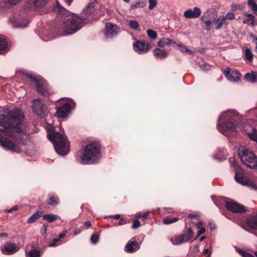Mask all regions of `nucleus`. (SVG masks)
Instances as JSON below:
<instances>
[{"label":"nucleus","mask_w":257,"mask_h":257,"mask_svg":"<svg viewBox=\"0 0 257 257\" xmlns=\"http://www.w3.org/2000/svg\"><path fill=\"white\" fill-rule=\"evenodd\" d=\"M24 116L21 109L18 108L10 111L8 116L0 113V125L4 127L0 128V132L15 140L17 144L25 145L24 137L26 133L22 127Z\"/></svg>","instance_id":"nucleus-1"},{"label":"nucleus","mask_w":257,"mask_h":257,"mask_svg":"<svg viewBox=\"0 0 257 257\" xmlns=\"http://www.w3.org/2000/svg\"><path fill=\"white\" fill-rule=\"evenodd\" d=\"M101 145L98 141H94L85 146L83 155L80 158L82 164L97 163L101 157Z\"/></svg>","instance_id":"nucleus-2"},{"label":"nucleus","mask_w":257,"mask_h":257,"mask_svg":"<svg viewBox=\"0 0 257 257\" xmlns=\"http://www.w3.org/2000/svg\"><path fill=\"white\" fill-rule=\"evenodd\" d=\"M48 138L54 144L58 154L65 156L69 152V142L65 135H62L52 128L49 130Z\"/></svg>","instance_id":"nucleus-3"},{"label":"nucleus","mask_w":257,"mask_h":257,"mask_svg":"<svg viewBox=\"0 0 257 257\" xmlns=\"http://www.w3.org/2000/svg\"><path fill=\"white\" fill-rule=\"evenodd\" d=\"M238 156L242 163L251 169H257V156L244 146H240L238 149Z\"/></svg>","instance_id":"nucleus-4"},{"label":"nucleus","mask_w":257,"mask_h":257,"mask_svg":"<svg viewBox=\"0 0 257 257\" xmlns=\"http://www.w3.org/2000/svg\"><path fill=\"white\" fill-rule=\"evenodd\" d=\"M84 21V19L77 15L72 14L67 16L63 23L67 34H71L80 29L83 26Z\"/></svg>","instance_id":"nucleus-5"},{"label":"nucleus","mask_w":257,"mask_h":257,"mask_svg":"<svg viewBox=\"0 0 257 257\" xmlns=\"http://www.w3.org/2000/svg\"><path fill=\"white\" fill-rule=\"evenodd\" d=\"M224 206L227 210L233 213H243L248 211L244 205L231 199L224 202Z\"/></svg>","instance_id":"nucleus-6"},{"label":"nucleus","mask_w":257,"mask_h":257,"mask_svg":"<svg viewBox=\"0 0 257 257\" xmlns=\"http://www.w3.org/2000/svg\"><path fill=\"white\" fill-rule=\"evenodd\" d=\"M34 112L38 116L44 117L46 115L47 107L46 105L42 102L40 98L33 100V104L31 106Z\"/></svg>","instance_id":"nucleus-7"},{"label":"nucleus","mask_w":257,"mask_h":257,"mask_svg":"<svg viewBox=\"0 0 257 257\" xmlns=\"http://www.w3.org/2000/svg\"><path fill=\"white\" fill-rule=\"evenodd\" d=\"M217 18V13L214 10H207L201 17V21L205 24L206 29L209 31L211 29V25Z\"/></svg>","instance_id":"nucleus-8"},{"label":"nucleus","mask_w":257,"mask_h":257,"mask_svg":"<svg viewBox=\"0 0 257 257\" xmlns=\"http://www.w3.org/2000/svg\"><path fill=\"white\" fill-rule=\"evenodd\" d=\"M36 87L37 92L43 96L48 97L52 94L49 84L43 78L36 84Z\"/></svg>","instance_id":"nucleus-9"},{"label":"nucleus","mask_w":257,"mask_h":257,"mask_svg":"<svg viewBox=\"0 0 257 257\" xmlns=\"http://www.w3.org/2000/svg\"><path fill=\"white\" fill-rule=\"evenodd\" d=\"M193 231L191 227H189L186 232H184L183 234L175 237L174 238H171V241L174 245H179L183 242L189 241L193 237Z\"/></svg>","instance_id":"nucleus-10"},{"label":"nucleus","mask_w":257,"mask_h":257,"mask_svg":"<svg viewBox=\"0 0 257 257\" xmlns=\"http://www.w3.org/2000/svg\"><path fill=\"white\" fill-rule=\"evenodd\" d=\"M0 145L7 150L11 151L18 153H21L22 150L12 141L0 135Z\"/></svg>","instance_id":"nucleus-11"},{"label":"nucleus","mask_w":257,"mask_h":257,"mask_svg":"<svg viewBox=\"0 0 257 257\" xmlns=\"http://www.w3.org/2000/svg\"><path fill=\"white\" fill-rule=\"evenodd\" d=\"M119 29V27L116 24L107 23L103 30L104 34L106 38H112L118 34Z\"/></svg>","instance_id":"nucleus-12"},{"label":"nucleus","mask_w":257,"mask_h":257,"mask_svg":"<svg viewBox=\"0 0 257 257\" xmlns=\"http://www.w3.org/2000/svg\"><path fill=\"white\" fill-rule=\"evenodd\" d=\"M72 110L71 105L66 102L62 106L57 107L55 115L58 118H65L68 116Z\"/></svg>","instance_id":"nucleus-13"},{"label":"nucleus","mask_w":257,"mask_h":257,"mask_svg":"<svg viewBox=\"0 0 257 257\" xmlns=\"http://www.w3.org/2000/svg\"><path fill=\"white\" fill-rule=\"evenodd\" d=\"M223 73L228 80L232 82L238 81L240 79L241 74L238 70H231L230 68H226Z\"/></svg>","instance_id":"nucleus-14"},{"label":"nucleus","mask_w":257,"mask_h":257,"mask_svg":"<svg viewBox=\"0 0 257 257\" xmlns=\"http://www.w3.org/2000/svg\"><path fill=\"white\" fill-rule=\"evenodd\" d=\"M19 248L15 243L10 241L5 242L4 246L1 247L2 252L7 255H11L16 253Z\"/></svg>","instance_id":"nucleus-15"},{"label":"nucleus","mask_w":257,"mask_h":257,"mask_svg":"<svg viewBox=\"0 0 257 257\" xmlns=\"http://www.w3.org/2000/svg\"><path fill=\"white\" fill-rule=\"evenodd\" d=\"M201 13L200 9L198 7H195L193 10L189 9L185 11L184 16L188 19H196L200 17Z\"/></svg>","instance_id":"nucleus-16"},{"label":"nucleus","mask_w":257,"mask_h":257,"mask_svg":"<svg viewBox=\"0 0 257 257\" xmlns=\"http://www.w3.org/2000/svg\"><path fill=\"white\" fill-rule=\"evenodd\" d=\"M133 46L135 51L142 52H147L149 49L148 43L144 41H137L134 43Z\"/></svg>","instance_id":"nucleus-17"},{"label":"nucleus","mask_w":257,"mask_h":257,"mask_svg":"<svg viewBox=\"0 0 257 257\" xmlns=\"http://www.w3.org/2000/svg\"><path fill=\"white\" fill-rule=\"evenodd\" d=\"M236 181L242 185L247 186L254 189V190H257V186L255 185L254 182L245 176L239 178L237 181Z\"/></svg>","instance_id":"nucleus-18"},{"label":"nucleus","mask_w":257,"mask_h":257,"mask_svg":"<svg viewBox=\"0 0 257 257\" xmlns=\"http://www.w3.org/2000/svg\"><path fill=\"white\" fill-rule=\"evenodd\" d=\"M140 247V245L137 241L129 240L125 246L124 250L127 252L133 253L137 251Z\"/></svg>","instance_id":"nucleus-19"},{"label":"nucleus","mask_w":257,"mask_h":257,"mask_svg":"<svg viewBox=\"0 0 257 257\" xmlns=\"http://www.w3.org/2000/svg\"><path fill=\"white\" fill-rule=\"evenodd\" d=\"M245 222L251 229L257 230V214L251 215L245 219Z\"/></svg>","instance_id":"nucleus-20"},{"label":"nucleus","mask_w":257,"mask_h":257,"mask_svg":"<svg viewBox=\"0 0 257 257\" xmlns=\"http://www.w3.org/2000/svg\"><path fill=\"white\" fill-rule=\"evenodd\" d=\"M28 23V21L24 17L19 16L13 21V25L15 27H25Z\"/></svg>","instance_id":"nucleus-21"},{"label":"nucleus","mask_w":257,"mask_h":257,"mask_svg":"<svg viewBox=\"0 0 257 257\" xmlns=\"http://www.w3.org/2000/svg\"><path fill=\"white\" fill-rule=\"evenodd\" d=\"M233 167L235 168V175L234 179L235 181H237L239 178L243 177L244 175V170L242 169L241 167L237 164V163L234 162L233 164Z\"/></svg>","instance_id":"nucleus-22"},{"label":"nucleus","mask_w":257,"mask_h":257,"mask_svg":"<svg viewBox=\"0 0 257 257\" xmlns=\"http://www.w3.org/2000/svg\"><path fill=\"white\" fill-rule=\"evenodd\" d=\"M36 10H39L46 6L48 0H29Z\"/></svg>","instance_id":"nucleus-23"},{"label":"nucleus","mask_w":257,"mask_h":257,"mask_svg":"<svg viewBox=\"0 0 257 257\" xmlns=\"http://www.w3.org/2000/svg\"><path fill=\"white\" fill-rule=\"evenodd\" d=\"M223 126L227 131H236V124L231 120H228L224 122Z\"/></svg>","instance_id":"nucleus-24"},{"label":"nucleus","mask_w":257,"mask_h":257,"mask_svg":"<svg viewBox=\"0 0 257 257\" xmlns=\"http://www.w3.org/2000/svg\"><path fill=\"white\" fill-rule=\"evenodd\" d=\"M215 25V29L218 30L221 29L223 24L227 25V23L226 22L225 18H223L222 16L217 19L213 22Z\"/></svg>","instance_id":"nucleus-25"},{"label":"nucleus","mask_w":257,"mask_h":257,"mask_svg":"<svg viewBox=\"0 0 257 257\" xmlns=\"http://www.w3.org/2000/svg\"><path fill=\"white\" fill-rule=\"evenodd\" d=\"M43 212L40 211H37L35 213L30 216L27 220L28 223H32L35 222L40 217L43 216Z\"/></svg>","instance_id":"nucleus-26"},{"label":"nucleus","mask_w":257,"mask_h":257,"mask_svg":"<svg viewBox=\"0 0 257 257\" xmlns=\"http://www.w3.org/2000/svg\"><path fill=\"white\" fill-rule=\"evenodd\" d=\"M94 12V7L93 4L89 3L86 7L83 9V13L86 16L92 15Z\"/></svg>","instance_id":"nucleus-27"},{"label":"nucleus","mask_w":257,"mask_h":257,"mask_svg":"<svg viewBox=\"0 0 257 257\" xmlns=\"http://www.w3.org/2000/svg\"><path fill=\"white\" fill-rule=\"evenodd\" d=\"M154 54L158 58L162 59L167 56V53L163 50L156 48L154 50Z\"/></svg>","instance_id":"nucleus-28"},{"label":"nucleus","mask_w":257,"mask_h":257,"mask_svg":"<svg viewBox=\"0 0 257 257\" xmlns=\"http://www.w3.org/2000/svg\"><path fill=\"white\" fill-rule=\"evenodd\" d=\"M244 77L247 81L251 83L257 82V74L255 72L254 73H247L245 74Z\"/></svg>","instance_id":"nucleus-29"},{"label":"nucleus","mask_w":257,"mask_h":257,"mask_svg":"<svg viewBox=\"0 0 257 257\" xmlns=\"http://www.w3.org/2000/svg\"><path fill=\"white\" fill-rule=\"evenodd\" d=\"M44 220H47L48 222L51 223L59 218V217L53 214H46L42 216Z\"/></svg>","instance_id":"nucleus-30"},{"label":"nucleus","mask_w":257,"mask_h":257,"mask_svg":"<svg viewBox=\"0 0 257 257\" xmlns=\"http://www.w3.org/2000/svg\"><path fill=\"white\" fill-rule=\"evenodd\" d=\"M179 220V218L178 217H173L172 216L169 215L163 218V222L164 224L168 225L175 222Z\"/></svg>","instance_id":"nucleus-31"},{"label":"nucleus","mask_w":257,"mask_h":257,"mask_svg":"<svg viewBox=\"0 0 257 257\" xmlns=\"http://www.w3.org/2000/svg\"><path fill=\"white\" fill-rule=\"evenodd\" d=\"M54 11L57 12L60 15H64L67 13L66 9L63 8L58 1L56 2V6L54 7Z\"/></svg>","instance_id":"nucleus-32"},{"label":"nucleus","mask_w":257,"mask_h":257,"mask_svg":"<svg viewBox=\"0 0 257 257\" xmlns=\"http://www.w3.org/2000/svg\"><path fill=\"white\" fill-rule=\"evenodd\" d=\"M59 203V198L56 196H50L49 199L47 201V203L52 206H56Z\"/></svg>","instance_id":"nucleus-33"},{"label":"nucleus","mask_w":257,"mask_h":257,"mask_svg":"<svg viewBox=\"0 0 257 257\" xmlns=\"http://www.w3.org/2000/svg\"><path fill=\"white\" fill-rule=\"evenodd\" d=\"M8 47V42L7 40L0 36V54Z\"/></svg>","instance_id":"nucleus-34"},{"label":"nucleus","mask_w":257,"mask_h":257,"mask_svg":"<svg viewBox=\"0 0 257 257\" xmlns=\"http://www.w3.org/2000/svg\"><path fill=\"white\" fill-rule=\"evenodd\" d=\"M244 16L247 17V18H245L243 21V24H246L248 21H251V25L252 26L254 25V19H255V17L253 15L250 14H247V13H245L244 14Z\"/></svg>","instance_id":"nucleus-35"},{"label":"nucleus","mask_w":257,"mask_h":257,"mask_svg":"<svg viewBox=\"0 0 257 257\" xmlns=\"http://www.w3.org/2000/svg\"><path fill=\"white\" fill-rule=\"evenodd\" d=\"M24 74L27 77L34 81L36 84L42 78V77L40 76L36 77L30 73L26 72Z\"/></svg>","instance_id":"nucleus-36"},{"label":"nucleus","mask_w":257,"mask_h":257,"mask_svg":"<svg viewBox=\"0 0 257 257\" xmlns=\"http://www.w3.org/2000/svg\"><path fill=\"white\" fill-rule=\"evenodd\" d=\"M247 135L250 140L256 142L257 144V130L255 128H253L252 132L247 133Z\"/></svg>","instance_id":"nucleus-37"},{"label":"nucleus","mask_w":257,"mask_h":257,"mask_svg":"<svg viewBox=\"0 0 257 257\" xmlns=\"http://www.w3.org/2000/svg\"><path fill=\"white\" fill-rule=\"evenodd\" d=\"M146 6V3L145 2H138L134 4L131 5L130 8L132 10H134L138 8H144Z\"/></svg>","instance_id":"nucleus-38"},{"label":"nucleus","mask_w":257,"mask_h":257,"mask_svg":"<svg viewBox=\"0 0 257 257\" xmlns=\"http://www.w3.org/2000/svg\"><path fill=\"white\" fill-rule=\"evenodd\" d=\"M40 251L38 249H31L27 257H40Z\"/></svg>","instance_id":"nucleus-39"},{"label":"nucleus","mask_w":257,"mask_h":257,"mask_svg":"<svg viewBox=\"0 0 257 257\" xmlns=\"http://www.w3.org/2000/svg\"><path fill=\"white\" fill-rule=\"evenodd\" d=\"M147 33L148 37L152 40H155L157 37V33L156 31L153 30H148Z\"/></svg>","instance_id":"nucleus-40"},{"label":"nucleus","mask_w":257,"mask_h":257,"mask_svg":"<svg viewBox=\"0 0 257 257\" xmlns=\"http://www.w3.org/2000/svg\"><path fill=\"white\" fill-rule=\"evenodd\" d=\"M128 25L131 28L137 30L139 29V25L138 22L136 20H130Z\"/></svg>","instance_id":"nucleus-41"},{"label":"nucleus","mask_w":257,"mask_h":257,"mask_svg":"<svg viewBox=\"0 0 257 257\" xmlns=\"http://www.w3.org/2000/svg\"><path fill=\"white\" fill-rule=\"evenodd\" d=\"M245 57L246 59L252 62L253 59V54L248 48H246L245 50Z\"/></svg>","instance_id":"nucleus-42"},{"label":"nucleus","mask_w":257,"mask_h":257,"mask_svg":"<svg viewBox=\"0 0 257 257\" xmlns=\"http://www.w3.org/2000/svg\"><path fill=\"white\" fill-rule=\"evenodd\" d=\"M248 5L251 7L252 10L257 12V4L255 3L254 0H247Z\"/></svg>","instance_id":"nucleus-43"},{"label":"nucleus","mask_w":257,"mask_h":257,"mask_svg":"<svg viewBox=\"0 0 257 257\" xmlns=\"http://www.w3.org/2000/svg\"><path fill=\"white\" fill-rule=\"evenodd\" d=\"M238 252L242 255V257H255L252 254L241 249H239Z\"/></svg>","instance_id":"nucleus-44"},{"label":"nucleus","mask_w":257,"mask_h":257,"mask_svg":"<svg viewBox=\"0 0 257 257\" xmlns=\"http://www.w3.org/2000/svg\"><path fill=\"white\" fill-rule=\"evenodd\" d=\"M149 8L150 10L154 9L157 5V0H149Z\"/></svg>","instance_id":"nucleus-45"},{"label":"nucleus","mask_w":257,"mask_h":257,"mask_svg":"<svg viewBox=\"0 0 257 257\" xmlns=\"http://www.w3.org/2000/svg\"><path fill=\"white\" fill-rule=\"evenodd\" d=\"M140 222L138 219H135L133 221V224L132 226L133 229H137L140 226Z\"/></svg>","instance_id":"nucleus-46"},{"label":"nucleus","mask_w":257,"mask_h":257,"mask_svg":"<svg viewBox=\"0 0 257 257\" xmlns=\"http://www.w3.org/2000/svg\"><path fill=\"white\" fill-rule=\"evenodd\" d=\"M48 225L44 224L41 228V233L43 236L46 234Z\"/></svg>","instance_id":"nucleus-47"},{"label":"nucleus","mask_w":257,"mask_h":257,"mask_svg":"<svg viewBox=\"0 0 257 257\" xmlns=\"http://www.w3.org/2000/svg\"><path fill=\"white\" fill-rule=\"evenodd\" d=\"M168 41V38H162L160 39L158 42V45L160 47H163L165 45V41Z\"/></svg>","instance_id":"nucleus-48"},{"label":"nucleus","mask_w":257,"mask_h":257,"mask_svg":"<svg viewBox=\"0 0 257 257\" xmlns=\"http://www.w3.org/2000/svg\"><path fill=\"white\" fill-rule=\"evenodd\" d=\"M98 237H99V236L98 235H96L95 234H93L92 235L91 237V241L93 243H96L98 242Z\"/></svg>","instance_id":"nucleus-49"},{"label":"nucleus","mask_w":257,"mask_h":257,"mask_svg":"<svg viewBox=\"0 0 257 257\" xmlns=\"http://www.w3.org/2000/svg\"><path fill=\"white\" fill-rule=\"evenodd\" d=\"M178 46L181 48V51L182 52H187L188 53H192V51H191V50L187 48L186 47H185V46L184 45H183L182 44H179Z\"/></svg>","instance_id":"nucleus-50"},{"label":"nucleus","mask_w":257,"mask_h":257,"mask_svg":"<svg viewBox=\"0 0 257 257\" xmlns=\"http://www.w3.org/2000/svg\"><path fill=\"white\" fill-rule=\"evenodd\" d=\"M149 212H146L143 213H139L136 215V218H143L146 219L148 216Z\"/></svg>","instance_id":"nucleus-51"},{"label":"nucleus","mask_w":257,"mask_h":257,"mask_svg":"<svg viewBox=\"0 0 257 257\" xmlns=\"http://www.w3.org/2000/svg\"><path fill=\"white\" fill-rule=\"evenodd\" d=\"M222 17H223V18H225V20L226 19H227L228 20H232L235 18L234 15L232 13H228L227 14L226 16H225V17L222 16Z\"/></svg>","instance_id":"nucleus-52"},{"label":"nucleus","mask_w":257,"mask_h":257,"mask_svg":"<svg viewBox=\"0 0 257 257\" xmlns=\"http://www.w3.org/2000/svg\"><path fill=\"white\" fill-rule=\"evenodd\" d=\"M249 37L250 38H252L253 39V42L255 44V51L256 52H257V37L254 35L253 34L251 33L249 34Z\"/></svg>","instance_id":"nucleus-53"},{"label":"nucleus","mask_w":257,"mask_h":257,"mask_svg":"<svg viewBox=\"0 0 257 257\" xmlns=\"http://www.w3.org/2000/svg\"><path fill=\"white\" fill-rule=\"evenodd\" d=\"M199 230L198 231V235L194 239V240H195L197 239L198 236L199 235L203 234L205 232V228L204 227H201L199 228Z\"/></svg>","instance_id":"nucleus-54"},{"label":"nucleus","mask_w":257,"mask_h":257,"mask_svg":"<svg viewBox=\"0 0 257 257\" xmlns=\"http://www.w3.org/2000/svg\"><path fill=\"white\" fill-rule=\"evenodd\" d=\"M18 210V207L17 205H15L14 206H13L12 208H11V209H9L8 210H7L6 211L7 212H9V213H11L13 211H17Z\"/></svg>","instance_id":"nucleus-55"},{"label":"nucleus","mask_w":257,"mask_h":257,"mask_svg":"<svg viewBox=\"0 0 257 257\" xmlns=\"http://www.w3.org/2000/svg\"><path fill=\"white\" fill-rule=\"evenodd\" d=\"M67 232V230L66 229L63 230V231L59 235L58 238H59V239L63 238L66 235Z\"/></svg>","instance_id":"nucleus-56"},{"label":"nucleus","mask_w":257,"mask_h":257,"mask_svg":"<svg viewBox=\"0 0 257 257\" xmlns=\"http://www.w3.org/2000/svg\"><path fill=\"white\" fill-rule=\"evenodd\" d=\"M127 223L126 220L123 218H121L119 221L118 222V225H122L123 224H125Z\"/></svg>","instance_id":"nucleus-57"},{"label":"nucleus","mask_w":257,"mask_h":257,"mask_svg":"<svg viewBox=\"0 0 257 257\" xmlns=\"http://www.w3.org/2000/svg\"><path fill=\"white\" fill-rule=\"evenodd\" d=\"M59 240L60 239L58 238L54 239L53 242L52 243H50L49 244V246H50V247L54 246L56 245V242H58Z\"/></svg>","instance_id":"nucleus-58"},{"label":"nucleus","mask_w":257,"mask_h":257,"mask_svg":"<svg viewBox=\"0 0 257 257\" xmlns=\"http://www.w3.org/2000/svg\"><path fill=\"white\" fill-rule=\"evenodd\" d=\"M209 225L210 226V228L211 230H214V229H215L216 228V225L212 222H209Z\"/></svg>","instance_id":"nucleus-59"},{"label":"nucleus","mask_w":257,"mask_h":257,"mask_svg":"<svg viewBox=\"0 0 257 257\" xmlns=\"http://www.w3.org/2000/svg\"><path fill=\"white\" fill-rule=\"evenodd\" d=\"M168 41H165V45H171V44H175V42H174L171 39H168Z\"/></svg>","instance_id":"nucleus-60"},{"label":"nucleus","mask_w":257,"mask_h":257,"mask_svg":"<svg viewBox=\"0 0 257 257\" xmlns=\"http://www.w3.org/2000/svg\"><path fill=\"white\" fill-rule=\"evenodd\" d=\"M84 226L87 228H89L91 226V223L90 221H86L84 223Z\"/></svg>","instance_id":"nucleus-61"},{"label":"nucleus","mask_w":257,"mask_h":257,"mask_svg":"<svg viewBox=\"0 0 257 257\" xmlns=\"http://www.w3.org/2000/svg\"><path fill=\"white\" fill-rule=\"evenodd\" d=\"M204 254H207V253H208V255L207 257H210V255H211V252L208 249H204Z\"/></svg>","instance_id":"nucleus-62"},{"label":"nucleus","mask_w":257,"mask_h":257,"mask_svg":"<svg viewBox=\"0 0 257 257\" xmlns=\"http://www.w3.org/2000/svg\"><path fill=\"white\" fill-rule=\"evenodd\" d=\"M197 215L195 214H190L188 215V217L190 219H192L193 218H195L197 217Z\"/></svg>","instance_id":"nucleus-63"},{"label":"nucleus","mask_w":257,"mask_h":257,"mask_svg":"<svg viewBox=\"0 0 257 257\" xmlns=\"http://www.w3.org/2000/svg\"><path fill=\"white\" fill-rule=\"evenodd\" d=\"M202 225V221H199L197 222L196 224V226L197 228H201V226Z\"/></svg>","instance_id":"nucleus-64"}]
</instances>
